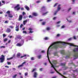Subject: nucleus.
<instances>
[{
  "instance_id": "obj_10",
  "label": "nucleus",
  "mask_w": 78,
  "mask_h": 78,
  "mask_svg": "<svg viewBox=\"0 0 78 78\" xmlns=\"http://www.w3.org/2000/svg\"><path fill=\"white\" fill-rule=\"evenodd\" d=\"M22 17H23V16L22 15H20L19 16V20H22Z\"/></svg>"
},
{
  "instance_id": "obj_47",
  "label": "nucleus",
  "mask_w": 78,
  "mask_h": 78,
  "mask_svg": "<svg viewBox=\"0 0 78 78\" xmlns=\"http://www.w3.org/2000/svg\"><path fill=\"white\" fill-rule=\"evenodd\" d=\"M58 5V3H57L56 4H55V5H54V7H55V6H56L57 5Z\"/></svg>"
},
{
  "instance_id": "obj_16",
  "label": "nucleus",
  "mask_w": 78,
  "mask_h": 78,
  "mask_svg": "<svg viewBox=\"0 0 78 78\" xmlns=\"http://www.w3.org/2000/svg\"><path fill=\"white\" fill-rule=\"evenodd\" d=\"M8 16L9 17H10L11 18H12V17L13 16L11 14H9L8 15Z\"/></svg>"
},
{
  "instance_id": "obj_15",
  "label": "nucleus",
  "mask_w": 78,
  "mask_h": 78,
  "mask_svg": "<svg viewBox=\"0 0 78 78\" xmlns=\"http://www.w3.org/2000/svg\"><path fill=\"white\" fill-rule=\"evenodd\" d=\"M29 30H30L29 33H33V31H31V30H32V29L30 28L29 29Z\"/></svg>"
},
{
  "instance_id": "obj_37",
  "label": "nucleus",
  "mask_w": 78,
  "mask_h": 78,
  "mask_svg": "<svg viewBox=\"0 0 78 78\" xmlns=\"http://www.w3.org/2000/svg\"><path fill=\"white\" fill-rule=\"evenodd\" d=\"M45 7H43L42 8V10H44V9H45Z\"/></svg>"
},
{
  "instance_id": "obj_46",
  "label": "nucleus",
  "mask_w": 78,
  "mask_h": 78,
  "mask_svg": "<svg viewBox=\"0 0 78 78\" xmlns=\"http://www.w3.org/2000/svg\"><path fill=\"white\" fill-rule=\"evenodd\" d=\"M8 22L9 21H6L5 22V23H8Z\"/></svg>"
},
{
  "instance_id": "obj_53",
  "label": "nucleus",
  "mask_w": 78,
  "mask_h": 78,
  "mask_svg": "<svg viewBox=\"0 0 78 78\" xmlns=\"http://www.w3.org/2000/svg\"><path fill=\"white\" fill-rule=\"evenodd\" d=\"M74 39H76V37H75V36H74Z\"/></svg>"
},
{
  "instance_id": "obj_21",
  "label": "nucleus",
  "mask_w": 78,
  "mask_h": 78,
  "mask_svg": "<svg viewBox=\"0 0 78 78\" xmlns=\"http://www.w3.org/2000/svg\"><path fill=\"white\" fill-rule=\"evenodd\" d=\"M46 29L48 31L51 30V28H50V27H47V28H46Z\"/></svg>"
},
{
  "instance_id": "obj_63",
  "label": "nucleus",
  "mask_w": 78,
  "mask_h": 78,
  "mask_svg": "<svg viewBox=\"0 0 78 78\" xmlns=\"http://www.w3.org/2000/svg\"><path fill=\"white\" fill-rule=\"evenodd\" d=\"M40 2H41V1H40L37 2V3H40Z\"/></svg>"
},
{
  "instance_id": "obj_57",
  "label": "nucleus",
  "mask_w": 78,
  "mask_h": 78,
  "mask_svg": "<svg viewBox=\"0 0 78 78\" xmlns=\"http://www.w3.org/2000/svg\"><path fill=\"white\" fill-rule=\"evenodd\" d=\"M21 38H22V37H21V36L19 37V39H21Z\"/></svg>"
},
{
  "instance_id": "obj_30",
  "label": "nucleus",
  "mask_w": 78,
  "mask_h": 78,
  "mask_svg": "<svg viewBox=\"0 0 78 78\" xmlns=\"http://www.w3.org/2000/svg\"><path fill=\"white\" fill-rule=\"evenodd\" d=\"M61 66H65L66 65V63H61Z\"/></svg>"
},
{
  "instance_id": "obj_23",
  "label": "nucleus",
  "mask_w": 78,
  "mask_h": 78,
  "mask_svg": "<svg viewBox=\"0 0 78 78\" xmlns=\"http://www.w3.org/2000/svg\"><path fill=\"white\" fill-rule=\"evenodd\" d=\"M54 56H58V53H57V52H54Z\"/></svg>"
},
{
  "instance_id": "obj_24",
  "label": "nucleus",
  "mask_w": 78,
  "mask_h": 78,
  "mask_svg": "<svg viewBox=\"0 0 78 78\" xmlns=\"http://www.w3.org/2000/svg\"><path fill=\"white\" fill-rule=\"evenodd\" d=\"M13 58V57H12L10 58H7V60H10V59H12Z\"/></svg>"
},
{
  "instance_id": "obj_38",
  "label": "nucleus",
  "mask_w": 78,
  "mask_h": 78,
  "mask_svg": "<svg viewBox=\"0 0 78 78\" xmlns=\"http://www.w3.org/2000/svg\"><path fill=\"white\" fill-rule=\"evenodd\" d=\"M67 21H68V22H69V23H71L72 22V21H71V20L69 21V20H68V19H67Z\"/></svg>"
},
{
  "instance_id": "obj_43",
  "label": "nucleus",
  "mask_w": 78,
  "mask_h": 78,
  "mask_svg": "<svg viewBox=\"0 0 78 78\" xmlns=\"http://www.w3.org/2000/svg\"><path fill=\"white\" fill-rule=\"evenodd\" d=\"M71 40H72V38H70L68 39V41H71Z\"/></svg>"
},
{
  "instance_id": "obj_9",
  "label": "nucleus",
  "mask_w": 78,
  "mask_h": 78,
  "mask_svg": "<svg viewBox=\"0 0 78 78\" xmlns=\"http://www.w3.org/2000/svg\"><path fill=\"white\" fill-rule=\"evenodd\" d=\"M19 25H16V31H18L19 30Z\"/></svg>"
},
{
  "instance_id": "obj_1",
  "label": "nucleus",
  "mask_w": 78,
  "mask_h": 78,
  "mask_svg": "<svg viewBox=\"0 0 78 78\" xmlns=\"http://www.w3.org/2000/svg\"><path fill=\"white\" fill-rule=\"evenodd\" d=\"M59 43L62 44H63V45H65V44H68V45H69L70 46H74V47H78V46L74 45L72 43L62 42L60 41H58L56 42H55L52 44H51V45L48 47V51H47V55L49 62H50V64H51V67H53V69H54V70H55V71L57 73H58V74H59V75H61L62 76H63V75H62L61 74V73H59V72H58L57 71V70L55 68V67H54V66L53 65V64H52V63H51V62L50 60V59H49V56H48V51H49V49H50V48L51 47H52L53 45H54V47H53V48H58V44H59Z\"/></svg>"
},
{
  "instance_id": "obj_34",
  "label": "nucleus",
  "mask_w": 78,
  "mask_h": 78,
  "mask_svg": "<svg viewBox=\"0 0 78 78\" xmlns=\"http://www.w3.org/2000/svg\"><path fill=\"white\" fill-rule=\"evenodd\" d=\"M23 33H25V34H27V31H24L23 32Z\"/></svg>"
},
{
  "instance_id": "obj_62",
  "label": "nucleus",
  "mask_w": 78,
  "mask_h": 78,
  "mask_svg": "<svg viewBox=\"0 0 78 78\" xmlns=\"http://www.w3.org/2000/svg\"><path fill=\"white\" fill-rule=\"evenodd\" d=\"M42 69H43V68H41L40 69V71H42Z\"/></svg>"
},
{
  "instance_id": "obj_27",
  "label": "nucleus",
  "mask_w": 78,
  "mask_h": 78,
  "mask_svg": "<svg viewBox=\"0 0 78 78\" xmlns=\"http://www.w3.org/2000/svg\"><path fill=\"white\" fill-rule=\"evenodd\" d=\"M9 28H12V29H13V28H14V26H9Z\"/></svg>"
},
{
  "instance_id": "obj_40",
  "label": "nucleus",
  "mask_w": 78,
  "mask_h": 78,
  "mask_svg": "<svg viewBox=\"0 0 78 78\" xmlns=\"http://www.w3.org/2000/svg\"><path fill=\"white\" fill-rule=\"evenodd\" d=\"M65 28V26H64V25H63L61 27V28Z\"/></svg>"
},
{
  "instance_id": "obj_22",
  "label": "nucleus",
  "mask_w": 78,
  "mask_h": 78,
  "mask_svg": "<svg viewBox=\"0 0 78 78\" xmlns=\"http://www.w3.org/2000/svg\"><path fill=\"white\" fill-rule=\"evenodd\" d=\"M17 76V75L15 74V75H14L13 76L12 78H16V76Z\"/></svg>"
},
{
  "instance_id": "obj_2",
  "label": "nucleus",
  "mask_w": 78,
  "mask_h": 78,
  "mask_svg": "<svg viewBox=\"0 0 78 78\" xmlns=\"http://www.w3.org/2000/svg\"><path fill=\"white\" fill-rule=\"evenodd\" d=\"M61 5H59L58 7L57 8V10L54 13V15H56V14H57V12L59 11H60L61 9Z\"/></svg>"
},
{
  "instance_id": "obj_52",
  "label": "nucleus",
  "mask_w": 78,
  "mask_h": 78,
  "mask_svg": "<svg viewBox=\"0 0 78 78\" xmlns=\"http://www.w3.org/2000/svg\"><path fill=\"white\" fill-rule=\"evenodd\" d=\"M23 27V24H21L20 26V28H22Z\"/></svg>"
},
{
  "instance_id": "obj_25",
  "label": "nucleus",
  "mask_w": 78,
  "mask_h": 78,
  "mask_svg": "<svg viewBox=\"0 0 78 78\" xmlns=\"http://www.w3.org/2000/svg\"><path fill=\"white\" fill-rule=\"evenodd\" d=\"M7 41V39L6 38H5L4 40V42H6V41Z\"/></svg>"
},
{
  "instance_id": "obj_35",
  "label": "nucleus",
  "mask_w": 78,
  "mask_h": 78,
  "mask_svg": "<svg viewBox=\"0 0 78 78\" xmlns=\"http://www.w3.org/2000/svg\"><path fill=\"white\" fill-rule=\"evenodd\" d=\"M0 47L1 48H5V46H1Z\"/></svg>"
},
{
  "instance_id": "obj_55",
  "label": "nucleus",
  "mask_w": 78,
  "mask_h": 78,
  "mask_svg": "<svg viewBox=\"0 0 78 78\" xmlns=\"http://www.w3.org/2000/svg\"><path fill=\"white\" fill-rule=\"evenodd\" d=\"M72 9V8H69L68 9V11H70V10H71Z\"/></svg>"
},
{
  "instance_id": "obj_29",
  "label": "nucleus",
  "mask_w": 78,
  "mask_h": 78,
  "mask_svg": "<svg viewBox=\"0 0 78 78\" xmlns=\"http://www.w3.org/2000/svg\"><path fill=\"white\" fill-rule=\"evenodd\" d=\"M31 60H34V57H31L30 58Z\"/></svg>"
},
{
  "instance_id": "obj_36",
  "label": "nucleus",
  "mask_w": 78,
  "mask_h": 78,
  "mask_svg": "<svg viewBox=\"0 0 78 78\" xmlns=\"http://www.w3.org/2000/svg\"><path fill=\"white\" fill-rule=\"evenodd\" d=\"M38 58H39V59H41V55L38 56Z\"/></svg>"
},
{
  "instance_id": "obj_3",
  "label": "nucleus",
  "mask_w": 78,
  "mask_h": 78,
  "mask_svg": "<svg viewBox=\"0 0 78 78\" xmlns=\"http://www.w3.org/2000/svg\"><path fill=\"white\" fill-rule=\"evenodd\" d=\"M1 57L0 58V62H3L5 61V56L3 55H2L1 56Z\"/></svg>"
},
{
  "instance_id": "obj_8",
  "label": "nucleus",
  "mask_w": 78,
  "mask_h": 78,
  "mask_svg": "<svg viewBox=\"0 0 78 78\" xmlns=\"http://www.w3.org/2000/svg\"><path fill=\"white\" fill-rule=\"evenodd\" d=\"M29 21V19H27L23 21V24L24 25H26V23H27V22Z\"/></svg>"
},
{
  "instance_id": "obj_58",
  "label": "nucleus",
  "mask_w": 78,
  "mask_h": 78,
  "mask_svg": "<svg viewBox=\"0 0 78 78\" xmlns=\"http://www.w3.org/2000/svg\"><path fill=\"white\" fill-rule=\"evenodd\" d=\"M41 53H45V51H41Z\"/></svg>"
},
{
  "instance_id": "obj_56",
  "label": "nucleus",
  "mask_w": 78,
  "mask_h": 78,
  "mask_svg": "<svg viewBox=\"0 0 78 78\" xmlns=\"http://www.w3.org/2000/svg\"><path fill=\"white\" fill-rule=\"evenodd\" d=\"M12 70H16V69L15 68H13Z\"/></svg>"
},
{
  "instance_id": "obj_28",
  "label": "nucleus",
  "mask_w": 78,
  "mask_h": 78,
  "mask_svg": "<svg viewBox=\"0 0 78 78\" xmlns=\"http://www.w3.org/2000/svg\"><path fill=\"white\" fill-rule=\"evenodd\" d=\"M44 40H48V37H46L44 38Z\"/></svg>"
},
{
  "instance_id": "obj_48",
  "label": "nucleus",
  "mask_w": 78,
  "mask_h": 78,
  "mask_svg": "<svg viewBox=\"0 0 78 78\" xmlns=\"http://www.w3.org/2000/svg\"><path fill=\"white\" fill-rule=\"evenodd\" d=\"M6 13H7V14H9V13H10V11H8Z\"/></svg>"
},
{
  "instance_id": "obj_13",
  "label": "nucleus",
  "mask_w": 78,
  "mask_h": 78,
  "mask_svg": "<svg viewBox=\"0 0 78 78\" xmlns=\"http://www.w3.org/2000/svg\"><path fill=\"white\" fill-rule=\"evenodd\" d=\"M37 73L36 72H35L34 73V77L35 78H36L37 77Z\"/></svg>"
},
{
  "instance_id": "obj_45",
  "label": "nucleus",
  "mask_w": 78,
  "mask_h": 78,
  "mask_svg": "<svg viewBox=\"0 0 78 78\" xmlns=\"http://www.w3.org/2000/svg\"><path fill=\"white\" fill-rule=\"evenodd\" d=\"M61 23V21H58V22H57V24H59V23Z\"/></svg>"
},
{
  "instance_id": "obj_12",
  "label": "nucleus",
  "mask_w": 78,
  "mask_h": 78,
  "mask_svg": "<svg viewBox=\"0 0 78 78\" xmlns=\"http://www.w3.org/2000/svg\"><path fill=\"white\" fill-rule=\"evenodd\" d=\"M52 62L53 64H56L57 63V61L55 60H53L52 61Z\"/></svg>"
},
{
  "instance_id": "obj_44",
  "label": "nucleus",
  "mask_w": 78,
  "mask_h": 78,
  "mask_svg": "<svg viewBox=\"0 0 78 78\" xmlns=\"http://www.w3.org/2000/svg\"><path fill=\"white\" fill-rule=\"evenodd\" d=\"M45 24V22H43L42 23V25H44Z\"/></svg>"
},
{
  "instance_id": "obj_54",
  "label": "nucleus",
  "mask_w": 78,
  "mask_h": 78,
  "mask_svg": "<svg viewBox=\"0 0 78 78\" xmlns=\"http://www.w3.org/2000/svg\"><path fill=\"white\" fill-rule=\"evenodd\" d=\"M3 5H2V4H1V2H0V6H2Z\"/></svg>"
},
{
  "instance_id": "obj_50",
  "label": "nucleus",
  "mask_w": 78,
  "mask_h": 78,
  "mask_svg": "<svg viewBox=\"0 0 78 78\" xmlns=\"http://www.w3.org/2000/svg\"><path fill=\"white\" fill-rule=\"evenodd\" d=\"M51 0H48L47 1V2H51Z\"/></svg>"
},
{
  "instance_id": "obj_7",
  "label": "nucleus",
  "mask_w": 78,
  "mask_h": 78,
  "mask_svg": "<svg viewBox=\"0 0 78 78\" xmlns=\"http://www.w3.org/2000/svg\"><path fill=\"white\" fill-rule=\"evenodd\" d=\"M26 63V62H24L21 65H19L18 67V68H19V67H23L24 66V64H25Z\"/></svg>"
},
{
  "instance_id": "obj_4",
  "label": "nucleus",
  "mask_w": 78,
  "mask_h": 78,
  "mask_svg": "<svg viewBox=\"0 0 78 78\" xmlns=\"http://www.w3.org/2000/svg\"><path fill=\"white\" fill-rule=\"evenodd\" d=\"M20 6L19 4H17L16 6H15L14 8V9L15 11H19L20 9V7H18Z\"/></svg>"
},
{
  "instance_id": "obj_33",
  "label": "nucleus",
  "mask_w": 78,
  "mask_h": 78,
  "mask_svg": "<svg viewBox=\"0 0 78 78\" xmlns=\"http://www.w3.org/2000/svg\"><path fill=\"white\" fill-rule=\"evenodd\" d=\"M23 16H24V15H26V13H25V12H23Z\"/></svg>"
},
{
  "instance_id": "obj_19",
  "label": "nucleus",
  "mask_w": 78,
  "mask_h": 78,
  "mask_svg": "<svg viewBox=\"0 0 78 78\" xmlns=\"http://www.w3.org/2000/svg\"><path fill=\"white\" fill-rule=\"evenodd\" d=\"M33 15L34 16H37V14L36 13H33Z\"/></svg>"
},
{
  "instance_id": "obj_60",
  "label": "nucleus",
  "mask_w": 78,
  "mask_h": 78,
  "mask_svg": "<svg viewBox=\"0 0 78 78\" xmlns=\"http://www.w3.org/2000/svg\"><path fill=\"white\" fill-rule=\"evenodd\" d=\"M11 42V40H9V41L8 42V43L9 44V43H10V42Z\"/></svg>"
},
{
  "instance_id": "obj_49",
  "label": "nucleus",
  "mask_w": 78,
  "mask_h": 78,
  "mask_svg": "<svg viewBox=\"0 0 78 78\" xmlns=\"http://www.w3.org/2000/svg\"><path fill=\"white\" fill-rule=\"evenodd\" d=\"M27 75H28V73H25V76H27Z\"/></svg>"
},
{
  "instance_id": "obj_61",
  "label": "nucleus",
  "mask_w": 78,
  "mask_h": 78,
  "mask_svg": "<svg viewBox=\"0 0 78 78\" xmlns=\"http://www.w3.org/2000/svg\"><path fill=\"white\" fill-rule=\"evenodd\" d=\"M60 35V34H58L57 35V36L58 37H59V36Z\"/></svg>"
},
{
  "instance_id": "obj_20",
  "label": "nucleus",
  "mask_w": 78,
  "mask_h": 78,
  "mask_svg": "<svg viewBox=\"0 0 78 78\" xmlns=\"http://www.w3.org/2000/svg\"><path fill=\"white\" fill-rule=\"evenodd\" d=\"M61 54H62V55H64V50H63L61 51Z\"/></svg>"
},
{
  "instance_id": "obj_18",
  "label": "nucleus",
  "mask_w": 78,
  "mask_h": 78,
  "mask_svg": "<svg viewBox=\"0 0 78 78\" xmlns=\"http://www.w3.org/2000/svg\"><path fill=\"white\" fill-rule=\"evenodd\" d=\"M20 56V53H18L17 54V57L18 58H19Z\"/></svg>"
},
{
  "instance_id": "obj_41",
  "label": "nucleus",
  "mask_w": 78,
  "mask_h": 78,
  "mask_svg": "<svg viewBox=\"0 0 78 78\" xmlns=\"http://www.w3.org/2000/svg\"><path fill=\"white\" fill-rule=\"evenodd\" d=\"M36 70V69H34L32 71V72H34Z\"/></svg>"
},
{
  "instance_id": "obj_6",
  "label": "nucleus",
  "mask_w": 78,
  "mask_h": 78,
  "mask_svg": "<svg viewBox=\"0 0 78 78\" xmlns=\"http://www.w3.org/2000/svg\"><path fill=\"white\" fill-rule=\"evenodd\" d=\"M74 56L75 58L74 59H76L78 57V52H76L74 55Z\"/></svg>"
},
{
  "instance_id": "obj_5",
  "label": "nucleus",
  "mask_w": 78,
  "mask_h": 78,
  "mask_svg": "<svg viewBox=\"0 0 78 78\" xmlns=\"http://www.w3.org/2000/svg\"><path fill=\"white\" fill-rule=\"evenodd\" d=\"M24 43V41L23 40H22V43H17V44L16 45V46H18V47H21L23 45V44Z\"/></svg>"
},
{
  "instance_id": "obj_32",
  "label": "nucleus",
  "mask_w": 78,
  "mask_h": 78,
  "mask_svg": "<svg viewBox=\"0 0 78 78\" xmlns=\"http://www.w3.org/2000/svg\"><path fill=\"white\" fill-rule=\"evenodd\" d=\"M47 13H48V12H47L43 14V15H45V14H47Z\"/></svg>"
},
{
  "instance_id": "obj_64",
  "label": "nucleus",
  "mask_w": 78,
  "mask_h": 78,
  "mask_svg": "<svg viewBox=\"0 0 78 78\" xmlns=\"http://www.w3.org/2000/svg\"><path fill=\"white\" fill-rule=\"evenodd\" d=\"M2 3H4V4H5V1H2Z\"/></svg>"
},
{
  "instance_id": "obj_42",
  "label": "nucleus",
  "mask_w": 78,
  "mask_h": 78,
  "mask_svg": "<svg viewBox=\"0 0 78 78\" xmlns=\"http://www.w3.org/2000/svg\"><path fill=\"white\" fill-rule=\"evenodd\" d=\"M55 73V72L54 71L50 72V73L51 74H53V73Z\"/></svg>"
},
{
  "instance_id": "obj_14",
  "label": "nucleus",
  "mask_w": 78,
  "mask_h": 78,
  "mask_svg": "<svg viewBox=\"0 0 78 78\" xmlns=\"http://www.w3.org/2000/svg\"><path fill=\"white\" fill-rule=\"evenodd\" d=\"M25 8L27 11H29L30 10V8L28 7L27 6H25Z\"/></svg>"
},
{
  "instance_id": "obj_11",
  "label": "nucleus",
  "mask_w": 78,
  "mask_h": 78,
  "mask_svg": "<svg viewBox=\"0 0 78 78\" xmlns=\"http://www.w3.org/2000/svg\"><path fill=\"white\" fill-rule=\"evenodd\" d=\"M11 31V29L7 28V30H6V32L7 33H10V32Z\"/></svg>"
},
{
  "instance_id": "obj_26",
  "label": "nucleus",
  "mask_w": 78,
  "mask_h": 78,
  "mask_svg": "<svg viewBox=\"0 0 78 78\" xmlns=\"http://www.w3.org/2000/svg\"><path fill=\"white\" fill-rule=\"evenodd\" d=\"M3 37H6V35L5 34H3Z\"/></svg>"
},
{
  "instance_id": "obj_59",
  "label": "nucleus",
  "mask_w": 78,
  "mask_h": 78,
  "mask_svg": "<svg viewBox=\"0 0 78 78\" xmlns=\"http://www.w3.org/2000/svg\"><path fill=\"white\" fill-rule=\"evenodd\" d=\"M5 67H7V68H9V67L8 66H5Z\"/></svg>"
},
{
  "instance_id": "obj_17",
  "label": "nucleus",
  "mask_w": 78,
  "mask_h": 78,
  "mask_svg": "<svg viewBox=\"0 0 78 78\" xmlns=\"http://www.w3.org/2000/svg\"><path fill=\"white\" fill-rule=\"evenodd\" d=\"M78 51V48H77L74 49L73 50V51Z\"/></svg>"
},
{
  "instance_id": "obj_51",
  "label": "nucleus",
  "mask_w": 78,
  "mask_h": 78,
  "mask_svg": "<svg viewBox=\"0 0 78 78\" xmlns=\"http://www.w3.org/2000/svg\"><path fill=\"white\" fill-rule=\"evenodd\" d=\"M56 17H54L53 19V20H56Z\"/></svg>"
},
{
  "instance_id": "obj_39",
  "label": "nucleus",
  "mask_w": 78,
  "mask_h": 78,
  "mask_svg": "<svg viewBox=\"0 0 78 78\" xmlns=\"http://www.w3.org/2000/svg\"><path fill=\"white\" fill-rule=\"evenodd\" d=\"M7 64L8 65H11V62H7Z\"/></svg>"
},
{
  "instance_id": "obj_31",
  "label": "nucleus",
  "mask_w": 78,
  "mask_h": 78,
  "mask_svg": "<svg viewBox=\"0 0 78 78\" xmlns=\"http://www.w3.org/2000/svg\"><path fill=\"white\" fill-rule=\"evenodd\" d=\"M27 56V55H24L21 57L20 58H23V57H25V56Z\"/></svg>"
}]
</instances>
